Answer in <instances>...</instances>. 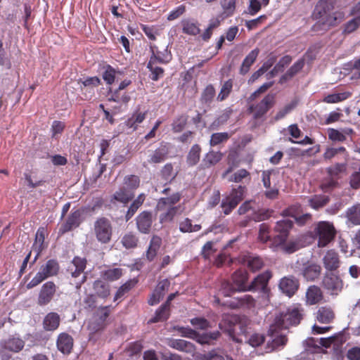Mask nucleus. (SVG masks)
I'll return each mask as SVG.
<instances>
[{
  "label": "nucleus",
  "mask_w": 360,
  "mask_h": 360,
  "mask_svg": "<svg viewBox=\"0 0 360 360\" xmlns=\"http://www.w3.org/2000/svg\"><path fill=\"white\" fill-rule=\"evenodd\" d=\"M333 0H320L316 6L314 16L317 20L315 25L316 30H326L336 24L340 13L333 12Z\"/></svg>",
  "instance_id": "nucleus-1"
},
{
  "label": "nucleus",
  "mask_w": 360,
  "mask_h": 360,
  "mask_svg": "<svg viewBox=\"0 0 360 360\" xmlns=\"http://www.w3.org/2000/svg\"><path fill=\"white\" fill-rule=\"evenodd\" d=\"M250 320L245 316H231L224 319L219 323L220 328L226 332L233 340L243 342L242 338L238 335H244L249 333Z\"/></svg>",
  "instance_id": "nucleus-2"
},
{
  "label": "nucleus",
  "mask_w": 360,
  "mask_h": 360,
  "mask_svg": "<svg viewBox=\"0 0 360 360\" xmlns=\"http://www.w3.org/2000/svg\"><path fill=\"white\" fill-rule=\"evenodd\" d=\"M302 317V310L296 306L289 307L285 312L276 316L271 324L269 332L273 335L277 330L286 329L290 326L298 324Z\"/></svg>",
  "instance_id": "nucleus-3"
},
{
  "label": "nucleus",
  "mask_w": 360,
  "mask_h": 360,
  "mask_svg": "<svg viewBox=\"0 0 360 360\" xmlns=\"http://www.w3.org/2000/svg\"><path fill=\"white\" fill-rule=\"evenodd\" d=\"M58 264L56 261L49 260L40 267L34 277L27 283V288L31 289L47 278L55 276L58 273Z\"/></svg>",
  "instance_id": "nucleus-4"
},
{
  "label": "nucleus",
  "mask_w": 360,
  "mask_h": 360,
  "mask_svg": "<svg viewBox=\"0 0 360 360\" xmlns=\"http://www.w3.org/2000/svg\"><path fill=\"white\" fill-rule=\"evenodd\" d=\"M94 233L97 240L101 243L106 244L109 243L112 233L110 221L105 217L97 219L94 224Z\"/></svg>",
  "instance_id": "nucleus-5"
},
{
  "label": "nucleus",
  "mask_w": 360,
  "mask_h": 360,
  "mask_svg": "<svg viewBox=\"0 0 360 360\" xmlns=\"http://www.w3.org/2000/svg\"><path fill=\"white\" fill-rule=\"evenodd\" d=\"M315 235L318 237L319 247H326L332 241L335 235V229L328 221H320L314 229Z\"/></svg>",
  "instance_id": "nucleus-6"
},
{
  "label": "nucleus",
  "mask_w": 360,
  "mask_h": 360,
  "mask_svg": "<svg viewBox=\"0 0 360 360\" xmlns=\"http://www.w3.org/2000/svg\"><path fill=\"white\" fill-rule=\"evenodd\" d=\"M175 328L180 332L183 337L194 339L202 345L210 344L211 341L217 340L219 336V333L218 331L205 333L200 335L194 330L190 328L177 327Z\"/></svg>",
  "instance_id": "nucleus-7"
},
{
  "label": "nucleus",
  "mask_w": 360,
  "mask_h": 360,
  "mask_svg": "<svg viewBox=\"0 0 360 360\" xmlns=\"http://www.w3.org/2000/svg\"><path fill=\"white\" fill-rule=\"evenodd\" d=\"M245 188L238 186L233 189L229 196L222 200L221 207L225 214H229L243 200Z\"/></svg>",
  "instance_id": "nucleus-8"
},
{
  "label": "nucleus",
  "mask_w": 360,
  "mask_h": 360,
  "mask_svg": "<svg viewBox=\"0 0 360 360\" xmlns=\"http://www.w3.org/2000/svg\"><path fill=\"white\" fill-rule=\"evenodd\" d=\"M274 96L268 94L259 103L251 105L248 110L252 113L254 119H259L274 105Z\"/></svg>",
  "instance_id": "nucleus-9"
},
{
  "label": "nucleus",
  "mask_w": 360,
  "mask_h": 360,
  "mask_svg": "<svg viewBox=\"0 0 360 360\" xmlns=\"http://www.w3.org/2000/svg\"><path fill=\"white\" fill-rule=\"evenodd\" d=\"M323 286L330 294L338 295L342 290L343 282L339 276L330 274L323 278Z\"/></svg>",
  "instance_id": "nucleus-10"
},
{
  "label": "nucleus",
  "mask_w": 360,
  "mask_h": 360,
  "mask_svg": "<svg viewBox=\"0 0 360 360\" xmlns=\"http://www.w3.org/2000/svg\"><path fill=\"white\" fill-rule=\"evenodd\" d=\"M255 202L252 201L245 202L238 209V212L239 214H248V217L255 221H262L269 217L268 212L259 211L256 212V209L252 206Z\"/></svg>",
  "instance_id": "nucleus-11"
},
{
  "label": "nucleus",
  "mask_w": 360,
  "mask_h": 360,
  "mask_svg": "<svg viewBox=\"0 0 360 360\" xmlns=\"http://www.w3.org/2000/svg\"><path fill=\"white\" fill-rule=\"evenodd\" d=\"M56 291V285L51 281L45 283L41 288L38 297V304L40 306L46 305L53 299Z\"/></svg>",
  "instance_id": "nucleus-12"
},
{
  "label": "nucleus",
  "mask_w": 360,
  "mask_h": 360,
  "mask_svg": "<svg viewBox=\"0 0 360 360\" xmlns=\"http://www.w3.org/2000/svg\"><path fill=\"white\" fill-rule=\"evenodd\" d=\"M271 274L269 271H265L259 275H258L251 283L250 285H248V290L250 291H262L264 293H267L269 291L268 289V282L271 278Z\"/></svg>",
  "instance_id": "nucleus-13"
},
{
  "label": "nucleus",
  "mask_w": 360,
  "mask_h": 360,
  "mask_svg": "<svg viewBox=\"0 0 360 360\" xmlns=\"http://www.w3.org/2000/svg\"><path fill=\"white\" fill-rule=\"evenodd\" d=\"M167 345L179 351L184 352L197 357L194 345L188 341L180 339H170L167 341Z\"/></svg>",
  "instance_id": "nucleus-14"
},
{
  "label": "nucleus",
  "mask_w": 360,
  "mask_h": 360,
  "mask_svg": "<svg viewBox=\"0 0 360 360\" xmlns=\"http://www.w3.org/2000/svg\"><path fill=\"white\" fill-rule=\"evenodd\" d=\"M298 281L293 277H284L279 283L280 290L288 296L291 297L298 288Z\"/></svg>",
  "instance_id": "nucleus-15"
},
{
  "label": "nucleus",
  "mask_w": 360,
  "mask_h": 360,
  "mask_svg": "<svg viewBox=\"0 0 360 360\" xmlns=\"http://www.w3.org/2000/svg\"><path fill=\"white\" fill-rule=\"evenodd\" d=\"M152 223V214L149 212H142L136 217L137 228L141 233H148L150 231Z\"/></svg>",
  "instance_id": "nucleus-16"
},
{
  "label": "nucleus",
  "mask_w": 360,
  "mask_h": 360,
  "mask_svg": "<svg viewBox=\"0 0 360 360\" xmlns=\"http://www.w3.org/2000/svg\"><path fill=\"white\" fill-rule=\"evenodd\" d=\"M81 215L82 212L78 210L72 212L67 221L60 228L59 233L63 234L77 227L81 223Z\"/></svg>",
  "instance_id": "nucleus-17"
},
{
  "label": "nucleus",
  "mask_w": 360,
  "mask_h": 360,
  "mask_svg": "<svg viewBox=\"0 0 360 360\" xmlns=\"http://www.w3.org/2000/svg\"><path fill=\"white\" fill-rule=\"evenodd\" d=\"M45 233L46 231L43 227L39 228L36 233L35 240L32 249V252H33L35 254L34 261L37 260L41 252L45 248Z\"/></svg>",
  "instance_id": "nucleus-18"
},
{
  "label": "nucleus",
  "mask_w": 360,
  "mask_h": 360,
  "mask_svg": "<svg viewBox=\"0 0 360 360\" xmlns=\"http://www.w3.org/2000/svg\"><path fill=\"white\" fill-rule=\"evenodd\" d=\"M73 346V339L67 333H61L57 340V347L63 354H69Z\"/></svg>",
  "instance_id": "nucleus-19"
},
{
  "label": "nucleus",
  "mask_w": 360,
  "mask_h": 360,
  "mask_svg": "<svg viewBox=\"0 0 360 360\" xmlns=\"http://www.w3.org/2000/svg\"><path fill=\"white\" fill-rule=\"evenodd\" d=\"M324 266L326 269L333 271L340 266V259L337 252L329 250L326 252L323 259Z\"/></svg>",
  "instance_id": "nucleus-20"
},
{
  "label": "nucleus",
  "mask_w": 360,
  "mask_h": 360,
  "mask_svg": "<svg viewBox=\"0 0 360 360\" xmlns=\"http://www.w3.org/2000/svg\"><path fill=\"white\" fill-rule=\"evenodd\" d=\"M232 280L234 285L238 291L248 290V285H246L248 280V274L245 271H236L232 276Z\"/></svg>",
  "instance_id": "nucleus-21"
},
{
  "label": "nucleus",
  "mask_w": 360,
  "mask_h": 360,
  "mask_svg": "<svg viewBox=\"0 0 360 360\" xmlns=\"http://www.w3.org/2000/svg\"><path fill=\"white\" fill-rule=\"evenodd\" d=\"M323 299V294L321 289L316 286H310L306 292V302L307 304L313 305L319 303Z\"/></svg>",
  "instance_id": "nucleus-22"
},
{
  "label": "nucleus",
  "mask_w": 360,
  "mask_h": 360,
  "mask_svg": "<svg viewBox=\"0 0 360 360\" xmlns=\"http://www.w3.org/2000/svg\"><path fill=\"white\" fill-rule=\"evenodd\" d=\"M147 112H141L139 111L134 112L131 116L125 122L126 126L133 131L137 129L139 125L146 119Z\"/></svg>",
  "instance_id": "nucleus-23"
},
{
  "label": "nucleus",
  "mask_w": 360,
  "mask_h": 360,
  "mask_svg": "<svg viewBox=\"0 0 360 360\" xmlns=\"http://www.w3.org/2000/svg\"><path fill=\"white\" fill-rule=\"evenodd\" d=\"M60 323V316L57 313L50 312L44 319V328L46 330H54Z\"/></svg>",
  "instance_id": "nucleus-24"
},
{
  "label": "nucleus",
  "mask_w": 360,
  "mask_h": 360,
  "mask_svg": "<svg viewBox=\"0 0 360 360\" xmlns=\"http://www.w3.org/2000/svg\"><path fill=\"white\" fill-rule=\"evenodd\" d=\"M334 312L330 307H322L317 311L316 319L322 323H329L334 319Z\"/></svg>",
  "instance_id": "nucleus-25"
},
{
  "label": "nucleus",
  "mask_w": 360,
  "mask_h": 360,
  "mask_svg": "<svg viewBox=\"0 0 360 360\" xmlns=\"http://www.w3.org/2000/svg\"><path fill=\"white\" fill-rule=\"evenodd\" d=\"M304 60H299L281 77L279 82L283 84L293 77L304 67Z\"/></svg>",
  "instance_id": "nucleus-26"
},
{
  "label": "nucleus",
  "mask_w": 360,
  "mask_h": 360,
  "mask_svg": "<svg viewBox=\"0 0 360 360\" xmlns=\"http://www.w3.org/2000/svg\"><path fill=\"white\" fill-rule=\"evenodd\" d=\"M321 273V266L316 264H307L302 271L303 276L308 281L317 278Z\"/></svg>",
  "instance_id": "nucleus-27"
},
{
  "label": "nucleus",
  "mask_w": 360,
  "mask_h": 360,
  "mask_svg": "<svg viewBox=\"0 0 360 360\" xmlns=\"http://www.w3.org/2000/svg\"><path fill=\"white\" fill-rule=\"evenodd\" d=\"M292 226V222L288 219H283L276 223L275 230L279 233L278 236L280 238V240H285L287 236V233L291 229Z\"/></svg>",
  "instance_id": "nucleus-28"
},
{
  "label": "nucleus",
  "mask_w": 360,
  "mask_h": 360,
  "mask_svg": "<svg viewBox=\"0 0 360 360\" xmlns=\"http://www.w3.org/2000/svg\"><path fill=\"white\" fill-rule=\"evenodd\" d=\"M259 54V49H255L250 51L244 59L240 68V73L245 75L250 70L251 65L254 63Z\"/></svg>",
  "instance_id": "nucleus-29"
},
{
  "label": "nucleus",
  "mask_w": 360,
  "mask_h": 360,
  "mask_svg": "<svg viewBox=\"0 0 360 360\" xmlns=\"http://www.w3.org/2000/svg\"><path fill=\"white\" fill-rule=\"evenodd\" d=\"M181 195L179 193H174L170 197L162 198L157 204L158 210H164L167 207H174L173 205L180 200Z\"/></svg>",
  "instance_id": "nucleus-30"
},
{
  "label": "nucleus",
  "mask_w": 360,
  "mask_h": 360,
  "mask_svg": "<svg viewBox=\"0 0 360 360\" xmlns=\"http://www.w3.org/2000/svg\"><path fill=\"white\" fill-rule=\"evenodd\" d=\"M292 61V58L289 56H285L281 58L279 61L274 66L273 70L268 73V78H271L275 77L280 72H282L285 68L287 67Z\"/></svg>",
  "instance_id": "nucleus-31"
},
{
  "label": "nucleus",
  "mask_w": 360,
  "mask_h": 360,
  "mask_svg": "<svg viewBox=\"0 0 360 360\" xmlns=\"http://www.w3.org/2000/svg\"><path fill=\"white\" fill-rule=\"evenodd\" d=\"M243 263L252 271H256L263 266V262L259 257L245 256L243 258Z\"/></svg>",
  "instance_id": "nucleus-32"
},
{
  "label": "nucleus",
  "mask_w": 360,
  "mask_h": 360,
  "mask_svg": "<svg viewBox=\"0 0 360 360\" xmlns=\"http://www.w3.org/2000/svg\"><path fill=\"white\" fill-rule=\"evenodd\" d=\"M200 153V146L198 144L193 145L188 153L186 158L187 164L191 167L195 165L199 162Z\"/></svg>",
  "instance_id": "nucleus-33"
},
{
  "label": "nucleus",
  "mask_w": 360,
  "mask_h": 360,
  "mask_svg": "<svg viewBox=\"0 0 360 360\" xmlns=\"http://www.w3.org/2000/svg\"><path fill=\"white\" fill-rule=\"evenodd\" d=\"M161 242V238L158 236H153L152 238L146 253V257L148 260L151 261L155 258L160 247Z\"/></svg>",
  "instance_id": "nucleus-34"
},
{
  "label": "nucleus",
  "mask_w": 360,
  "mask_h": 360,
  "mask_svg": "<svg viewBox=\"0 0 360 360\" xmlns=\"http://www.w3.org/2000/svg\"><path fill=\"white\" fill-rule=\"evenodd\" d=\"M93 288L95 293L100 297L105 298L110 295L109 285L102 281H96Z\"/></svg>",
  "instance_id": "nucleus-35"
},
{
  "label": "nucleus",
  "mask_w": 360,
  "mask_h": 360,
  "mask_svg": "<svg viewBox=\"0 0 360 360\" xmlns=\"http://www.w3.org/2000/svg\"><path fill=\"white\" fill-rule=\"evenodd\" d=\"M25 342L18 338L8 339L4 344V347L11 352H18L24 347Z\"/></svg>",
  "instance_id": "nucleus-36"
},
{
  "label": "nucleus",
  "mask_w": 360,
  "mask_h": 360,
  "mask_svg": "<svg viewBox=\"0 0 360 360\" xmlns=\"http://www.w3.org/2000/svg\"><path fill=\"white\" fill-rule=\"evenodd\" d=\"M148 162L150 164L160 163L165 160L166 150L164 148H159L153 151H149Z\"/></svg>",
  "instance_id": "nucleus-37"
},
{
  "label": "nucleus",
  "mask_w": 360,
  "mask_h": 360,
  "mask_svg": "<svg viewBox=\"0 0 360 360\" xmlns=\"http://www.w3.org/2000/svg\"><path fill=\"white\" fill-rule=\"evenodd\" d=\"M223 13L221 14L222 19L232 15L236 8V0H223L221 1Z\"/></svg>",
  "instance_id": "nucleus-38"
},
{
  "label": "nucleus",
  "mask_w": 360,
  "mask_h": 360,
  "mask_svg": "<svg viewBox=\"0 0 360 360\" xmlns=\"http://www.w3.org/2000/svg\"><path fill=\"white\" fill-rule=\"evenodd\" d=\"M222 154L219 152L210 151L203 159V164L205 167H209L217 164L221 160Z\"/></svg>",
  "instance_id": "nucleus-39"
},
{
  "label": "nucleus",
  "mask_w": 360,
  "mask_h": 360,
  "mask_svg": "<svg viewBox=\"0 0 360 360\" xmlns=\"http://www.w3.org/2000/svg\"><path fill=\"white\" fill-rule=\"evenodd\" d=\"M297 105V101H292L286 104L283 108L278 110L275 116L273 117L274 121L276 122L284 118L290 113Z\"/></svg>",
  "instance_id": "nucleus-40"
},
{
  "label": "nucleus",
  "mask_w": 360,
  "mask_h": 360,
  "mask_svg": "<svg viewBox=\"0 0 360 360\" xmlns=\"http://www.w3.org/2000/svg\"><path fill=\"white\" fill-rule=\"evenodd\" d=\"M148 68L151 71V78L154 81H157L163 75V69L158 67L156 64V58H150L148 63Z\"/></svg>",
  "instance_id": "nucleus-41"
},
{
  "label": "nucleus",
  "mask_w": 360,
  "mask_h": 360,
  "mask_svg": "<svg viewBox=\"0 0 360 360\" xmlns=\"http://www.w3.org/2000/svg\"><path fill=\"white\" fill-rule=\"evenodd\" d=\"M308 202L312 208L318 210L328 203V198L325 195H314V197L309 198Z\"/></svg>",
  "instance_id": "nucleus-42"
},
{
  "label": "nucleus",
  "mask_w": 360,
  "mask_h": 360,
  "mask_svg": "<svg viewBox=\"0 0 360 360\" xmlns=\"http://www.w3.org/2000/svg\"><path fill=\"white\" fill-rule=\"evenodd\" d=\"M352 94L349 91H344L338 94L328 95L324 98V101L328 103H335L346 100L350 97Z\"/></svg>",
  "instance_id": "nucleus-43"
},
{
  "label": "nucleus",
  "mask_w": 360,
  "mask_h": 360,
  "mask_svg": "<svg viewBox=\"0 0 360 360\" xmlns=\"http://www.w3.org/2000/svg\"><path fill=\"white\" fill-rule=\"evenodd\" d=\"M133 196L134 195L131 191L124 188H120L118 191L115 192L114 194V199L120 202L127 203L133 198Z\"/></svg>",
  "instance_id": "nucleus-44"
},
{
  "label": "nucleus",
  "mask_w": 360,
  "mask_h": 360,
  "mask_svg": "<svg viewBox=\"0 0 360 360\" xmlns=\"http://www.w3.org/2000/svg\"><path fill=\"white\" fill-rule=\"evenodd\" d=\"M348 219L355 225L360 224V205L353 206L347 211Z\"/></svg>",
  "instance_id": "nucleus-45"
},
{
  "label": "nucleus",
  "mask_w": 360,
  "mask_h": 360,
  "mask_svg": "<svg viewBox=\"0 0 360 360\" xmlns=\"http://www.w3.org/2000/svg\"><path fill=\"white\" fill-rule=\"evenodd\" d=\"M182 27L184 33L196 35L200 32V29L193 21L185 20L182 21Z\"/></svg>",
  "instance_id": "nucleus-46"
},
{
  "label": "nucleus",
  "mask_w": 360,
  "mask_h": 360,
  "mask_svg": "<svg viewBox=\"0 0 360 360\" xmlns=\"http://www.w3.org/2000/svg\"><path fill=\"white\" fill-rule=\"evenodd\" d=\"M72 264L75 267V270L72 273V276L77 278L84 271L86 267V260L77 257L72 260Z\"/></svg>",
  "instance_id": "nucleus-47"
},
{
  "label": "nucleus",
  "mask_w": 360,
  "mask_h": 360,
  "mask_svg": "<svg viewBox=\"0 0 360 360\" xmlns=\"http://www.w3.org/2000/svg\"><path fill=\"white\" fill-rule=\"evenodd\" d=\"M169 317V307L167 304L162 305L156 311L155 316L150 322L155 323L167 320Z\"/></svg>",
  "instance_id": "nucleus-48"
},
{
  "label": "nucleus",
  "mask_w": 360,
  "mask_h": 360,
  "mask_svg": "<svg viewBox=\"0 0 360 360\" xmlns=\"http://www.w3.org/2000/svg\"><path fill=\"white\" fill-rule=\"evenodd\" d=\"M200 229V225L195 224L193 226L191 224V221L188 218L185 219L179 224V229L181 232L184 233L196 232L198 231Z\"/></svg>",
  "instance_id": "nucleus-49"
},
{
  "label": "nucleus",
  "mask_w": 360,
  "mask_h": 360,
  "mask_svg": "<svg viewBox=\"0 0 360 360\" xmlns=\"http://www.w3.org/2000/svg\"><path fill=\"white\" fill-rule=\"evenodd\" d=\"M233 87V83L231 80H228L224 83L219 94L217 96V100L222 101L225 100L230 94Z\"/></svg>",
  "instance_id": "nucleus-50"
},
{
  "label": "nucleus",
  "mask_w": 360,
  "mask_h": 360,
  "mask_svg": "<svg viewBox=\"0 0 360 360\" xmlns=\"http://www.w3.org/2000/svg\"><path fill=\"white\" fill-rule=\"evenodd\" d=\"M215 95L214 88L212 85H208L204 90L201 96L202 103L209 104L212 102Z\"/></svg>",
  "instance_id": "nucleus-51"
},
{
  "label": "nucleus",
  "mask_w": 360,
  "mask_h": 360,
  "mask_svg": "<svg viewBox=\"0 0 360 360\" xmlns=\"http://www.w3.org/2000/svg\"><path fill=\"white\" fill-rule=\"evenodd\" d=\"M328 135L329 139L333 141L343 142L346 140V137L342 129H328Z\"/></svg>",
  "instance_id": "nucleus-52"
},
{
  "label": "nucleus",
  "mask_w": 360,
  "mask_h": 360,
  "mask_svg": "<svg viewBox=\"0 0 360 360\" xmlns=\"http://www.w3.org/2000/svg\"><path fill=\"white\" fill-rule=\"evenodd\" d=\"M166 209H167V212L160 216L161 223L171 221L177 212L178 207H167Z\"/></svg>",
  "instance_id": "nucleus-53"
},
{
  "label": "nucleus",
  "mask_w": 360,
  "mask_h": 360,
  "mask_svg": "<svg viewBox=\"0 0 360 360\" xmlns=\"http://www.w3.org/2000/svg\"><path fill=\"white\" fill-rule=\"evenodd\" d=\"M245 342H248L250 345L253 347H258L264 342V337L258 333L252 334L248 339L245 337Z\"/></svg>",
  "instance_id": "nucleus-54"
},
{
  "label": "nucleus",
  "mask_w": 360,
  "mask_h": 360,
  "mask_svg": "<svg viewBox=\"0 0 360 360\" xmlns=\"http://www.w3.org/2000/svg\"><path fill=\"white\" fill-rule=\"evenodd\" d=\"M122 275V270L120 268L110 269L105 271L104 277L109 281L119 279Z\"/></svg>",
  "instance_id": "nucleus-55"
},
{
  "label": "nucleus",
  "mask_w": 360,
  "mask_h": 360,
  "mask_svg": "<svg viewBox=\"0 0 360 360\" xmlns=\"http://www.w3.org/2000/svg\"><path fill=\"white\" fill-rule=\"evenodd\" d=\"M236 291H238L234 284H231L229 282H224L221 284V288L219 290V294L222 295L225 297L231 296L232 293Z\"/></svg>",
  "instance_id": "nucleus-56"
},
{
  "label": "nucleus",
  "mask_w": 360,
  "mask_h": 360,
  "mask_svg": "<svg viewBox=\"0 0 360 360\" xmlns=\"http://www.w3.org/2000/svg\"><path fill=\"white\" fill-rule=\"evenodd\" d=\"M201 360H225L224 356L218 351L212 350L206 354L198 355Z\"/></svg>",
  "instance_id": "nucleus-57"
},
{
  "label": "nucleus",
  "mask_w": 360,
  "mask_h": 360,
  "mask_svg": "<svg viewBox=\"0 0 360 360\" xmlns=\"http://www.w3.org/2000/svg\"><path fill=\"white\" fill-rule=\"evenodd\" d=\"M124 185L127 188L131 191V190L136 188L139 185V178L135 175H131L125 177Z\"/></svg>",
  "instance_id": "nucleus-58"
},
{
  "label": "nucleus",
  "mask_w": 360,
  "mask_h": 360,
  "mask_svg": "<svg viewBox=\"0 0 360 360\" xmlns=\"http://www.w3.org/2000/svg\"><path fill=\"white\" fill-rule=\"evenodd\" d=\"M122 243L126 248H132L136 245L137 238L134 235L128 233L122 238Z\"/></svg>",
  "instance_id": "nucleus-59"
},
{
  "label": "nucleus",
  "mask_w": 360,
  "mask_h": 360,
  "mask_svg": "<svg viewBox=\"0 0 360 360\" xmlns=\"http://www.w3.org/2000/svg\"><path fill=\"white\" fill-rule=\"evenodd\" d=\"M249 172L244 169H241L236 172L233 175H231L229 178V181H233V182H241L244 179L248 177Z\"/></svg>",
  "instance_id": "nucleus-60"
},
{
  "label": "nucleus",
  "mask_w": 360,
  "mask_h": 360,
  "mask_svg": "<svg viewBox=\"0 0 360 360\" xmlns=\"http://www.w3.org/2000/svg\"><path fill=\"white\" fill-rule=\"evenodd\" d=\"M217 249L214 248V243L212 241L207 242L202 249V255L205 259H209L212 255Z\"/></svg>",
  "instance_id": "nucleus-61"
},
{
  "label": "nucleus",
  "mask_w": 360,
  "mask_h": 360,
  "mask_svg": "<svg viewBox=\"0 0 360 360\" xmlns=\"http://www.w3.org/2000/svg\"><path fill=\"white\" fill-rule=\"evenodd\" d=\"M115 78V70L110 66L106 67L103 73V79L107 84H111L114 82Z\"/></svg>",
  "instance_id": "nucleus-62"
},
{
  "label": "nucleus",
  "mask_w": 360,
  "mask_h": 360,
  "mask_svg": "<svg viewBox=\"0 0 360 360\" xmlns=\"http://www.w3.org/2000/svg\"><path fill=\"white\" fill-rule=\"evenodd\" d=\"M104 326L105 322L93 317V319L89 323L88 328L91 333H94L102 330L104 328Z\"/></svg>",
  "instance_id": "nucleus-63"
},
{
  "label": "nucleus",
  "mask_w": 360,
  "mask_h": 360,
  "mask_svg": "<svg viewBox=\"0 0 360 360\" xmlns=\"http://www.w3.org/2000/svg\"><path fill=\"white\" fill-rule=\"evenodd\" d=\"M360 25V18H353L347 22L344 28V32L347 34L352 33L356 30Z\"/></svg>",
  "instance_id": "nucleus-64"
}]
</instances>
